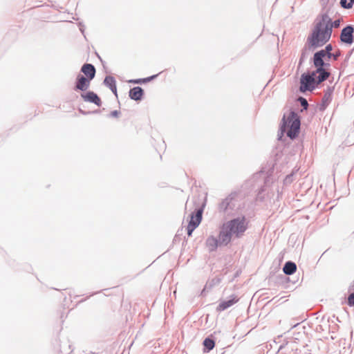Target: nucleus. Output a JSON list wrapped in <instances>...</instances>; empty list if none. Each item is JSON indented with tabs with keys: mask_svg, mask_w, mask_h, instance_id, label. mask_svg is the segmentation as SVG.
Returning a JSON list of instances; mask_svg holds the SVG:
<instances>
[{
	"mask_svg": "<svg viewBox=\"0 0 354 354\" xmlns=\"http://www.w3.org/2000/svg\"><path fill=\"white\" fill-rule=\"evenodd\" d=\"M218 244L221 245L220 243L219 239L217 240L214 236H209V238H207V239L206 241V245L208 248L209 251L215 250L217 248Z\"/></svg>",
	"mask_w": 354,
	"mask_h": 354,
	"instance_id": "13",
	"label": "nucleus"
},
{
	"mask_svg": "<svg viewBox=\"0 0 354 354\" xmlns=\"http://www.w3.org/2000/svg\"><path fill=\"white\" fill-rule=\"evenodd\" d=\"M325 44H321L320 43H314L313 39H312V32L309 34L307 38V41L301 49V56L299 60L298 67L299 68L303 63L308 59L310 52L314 50L322 47Z\"/></svg>",
	"mask_w": 354,
	"mask_h": 354,
	"instance_id": "5",
	"label": "nucleus"
},
{
	"mask_svg": "<svg viewBox=\"0 0 354 354\" xmlns=\"http://www.w3.org/2000/svg\"><path fill=\"white\" fill-rule=\"evenodd\" d=\"M339 4L344 9L348 10L353 8V6H351V3L348 0H340Z\"/></svg>",
	"mask_w": 354,
	"mask_h": 354,
	"instance_id": "20",
	"label": "nucleus"
},
{
	"mask_svg": "<svg viewBox=\"0 0 354 354\" xmlns=\"http://www.w3.org/2000/svg\"><path fill=\"white\" fill-rule=\"evenodd\" d=\"M204 346L207 349L208 351L212 350L215 346L214 340L206 338L203 342Z\"/></svg>",
	"mask_w": 354,
	"mask_h": 354,
	"instance_id": "19",
	"label": "nucleus"
},
{
	"mask_svg": "<svg viewBox=\"0 0 354 354\" xmlns=\"http://www.w3.org/2000/svg\"><path fill=\"white\" fill-rule=\"evenodd\" d=\"M300 120L297 113L293 111L288 115H284L281 126V133L286 131L287 136L290 138H295L299 133Z\"/></svg>",
	"mask_w": 354,
	"mask_h": 354,
	"instance_id": "4",
	"label": "nucleus"
},
{
	"mask_svg": "<svg viewBox=\"0 0 354 354\" xmlns=\"http://www.w3.org/2000/svg\"><path fill=\"white\" fill-rule=\"evenodd\" d=\"M312 62L315 69L301 74L299 88H317L332 75L330 61L326 57L313 55Z\"/></svg>",
	"mask_w": 354,
	"mask_h": 354,
	"instance_id": "1",
	"label": "nucleus"
},
{
	"mask_svg": "<svg viewBox=\"0 0 354 354\" xmlns=\"http://www.w3.org/2000/svg\"><path fill=\"white\" fill-rule=\"evenodd\" d=\"M326 88H328V89H330V88H334V87H333H333H331V86H328Z\"/></svg>",
	"mask_w": 354,
	"mask_h": 354,
	"instance_id": "27",
	"label": "nucleus"
},
{
	"mask_svg": "<svg viewBox=\"0 0 354 354\" xmlns=\"http://www.w3.org/2000/svg\"><path fill=\"white\" fill-rule=\"evenodd\" d=\"M81 73L88 78L93 80L95 77L96 70L93 64H84L80 70Z\"/></svg>",
	"mask_w": 354,
	"mask_h": 354,
	"instance_id": "9",
	"label": "nucleus"
},
{
	"mask_svg": "<svg viewBox=\"0 0 354 354\" xmlns=\"http://www.w3.org/2000/svg\"><path fill=\"white\" fill-rule=\"evenodd\" d=\"M143 90H130L129 96L131 99L138 100H140L143 95Z\"/></svg>",
	"mask_w": 354,
	"mask_h": 354,
	"instance_id": "18",
	"label": "nucleus"
},
{
	"mask_svg": "<svg viewBox=\"0 0 354 354\" xmlns=\"http://www.w3.org/2000/svg\"><path fill=\"white\" fill-rule=\"evenodd\" d=\"M92 80L82 73L77 76L74 88H88Z\"/></svg>",
	"mask_w": 354,
	"mask_h": 354,
	"instance_id": "8",
	"label": "nucleus"
},
{
	"mask_svg": "<svg viewBox=\"0 0 354 354\" xmlns=\"http://www.w3.org/2000/svg\"><path fill=\"white\" fill-rule=\"evenodd\" d=\"M342 56V50L337 48L326 56L328 61H337Z\"/></svg>",
	"mask_w": 354,
	"mask_h": 354,
	"instance_id": "14",
	"label": "nucleus"
},
{
	"mask_svg": "<svg viewBox=\"0 0 354 354\" xmlns=\"http://www.w3.org/2000/svg\"><path fill=\"white\" fill-rule=\"evenodd\" d=\"M348 304L350 306H354V292L351 294L348 297Z\"/></svg>",
	"mask_w": 354,
	"mask_h": 354,
	"instance_id": "22",
	"label": "nucleus"
},
{
	"mask_svg": "<svg viewBox=\"0 0 354 354\" xmlns=\"http://www.w3.org/2000/svg\"><path fill=\"white\" fill-rule=\"evenodd\" d=\"M296 264L292 262H287L283 268L284 273L286 274H292L296 271Z\"/></svg>",
	"mask_w": 354,
	"mask_h": 354,
	"instance_id": "17",
	"label": "nucleus"
},
{
	"mask_svg": "<svg viewBox=\"0 0 354 354\" xmlns=\"http://www.w3.org/2000/svg\"><path fill=\"white\" fill-rule=\"evenodd\" d=\"M298 100L301 102V104L304 107V109H306L308 107L307 100L301 97H299Z\"/></svg>",
	"mask_w": 354,
	"mask_h": 354,
	"instance_id": "21",
	"label": "nucleus"
},
{
	"mask_svg": "<svg viewBox=\"0 0 354 354\" xmlns=\"http://www.w3.org/2000/svg\"><path fill=\"white\" fill-rule=\"evenodd\" d=\"M334 50L333 46L331 44H328L325 46V48L323 49H321L314 53L315 55H319L321 54V56L326 57L327 55H328L330 52H332Z\"/></svg>",
	"mask_w": 354,
	"mask_h": 354,
	"instance_id": "16",
	"label": "nucleus"
},
{
	"mask_svg": "<svg viewBox=\"0 0 354 354\" xmlns=\"http://www.w3.org/2000/svg\"><path fill=\"white\" fill-rule=\"evenodd\" d=\"M239 299L236 296H233L232 299L228 301H224L219 304V305L216 308V310L218 312H221L232 306L234 304L237 303Z\"/></svg>",
	"mask_w": 354,
	"mask_h": 354,
	"instance_id": "11",
	"label": "nucleus"
},
{
	"mask_svg": "<svg viewBox=\"0 0 354 354\" xmlns=\"http://www.w3.org/2000/svg\"><path fill=\"white\" fill-rule=\"evenodd\" d=\"M248 228V223L244 216L227 221L221 226L219 232L221 244L227 245L232 239V234L240 237Z\"/></svg>",
	"mask_w": 354,
	"mask_h": 354,
	"instance_id": "3",
	"label": "nucleus"
},
{
	"mask_svg": "<svg viewBox=\"0 0 354 354\" xmlns=\"http://www.w3.org/2000/svg\"><path fill=\"white\" fill-rule=\"evenodd\" d=\"M103 84L109 88H117L115 79L113 76H106L103 81Z\"/></svg>",
	"mask_w": 354,
	"mask_h": 354,
	"instance_id": "15",
	"label": "nucleus"
},
{
	"mask_svg": "<svg viewBox=\"0 0 354 354\" xmlns=\"http://www.w3.org/2000/svg\"><path fill=\"white\" fill-rule=\"evenodd\" d=\"M82 97L86 102H93L97 106H100L101 100L100 97L93 92L88 91L82 93Z\"/></svg>",
	"mask_w": 354,
	"mask_h": 354,
	"instance_id": "10",
	"label": "nucleus"
},
{
	"mask_svg": "<svg viewBox=\"0 0 354 354\" xmlns=\"http://www.w3.org/2000/svg\"><path fill=\"white\" fill-rule=\"evenodd\" d=\"M340 41L347 46H351L354 43V26L348 24L344 26L340 32Z\"/></svg>",
	"mask_w": 354,
	"mask_h": 354,
	"instance_id": "6",
	"label": "nucleus"
},
{
	"mask_svg": "<svg viewBox=\"0 0 354 354\" xmlns=\"http://www.w3.org/2000/svg\"><path fill=\"white\" fill-rule=\"evenodd\" d=\"M317 22L312 30V38L314 43L326 44L331 38L333 29L340 26L342 19H337L334 21L328 16V13H324L317 17Z\"/></svg>",
	"mask_w": 354,
	"mask_h": 354,
	"instance_id": "2",
	"label": "nucleus"
},
{
	"mask_svg": "<svg viewBox=\"0 0 354 354\" xmlns=\"http://www.w3.org/2000/svg\"><path fill=\"white\" fill-rule=\"evenodd\" d=\"M132 88H136V89H138V88H142L140 86H134Z\"/></svg>",
	"mask_w": 354,
	"mask_h": 354,
	"instance_id": "26",
	"label": "nucleus"
},
{
	"mask_svg": "<svg viewBox=\"0 0 354 354\" xmlns=\"http://www.w3.org/2000/svg\"><path fill=\"white\" fill-rule=\"evenodd\" d=\"M348 1L351 3V6H353V5H354V0H348Z\"/></svg>",
	"mask_w": 354,
	"mask_h": 354,
	"instance_id": "25",
	"label": "nucleus"
},
{
	"mask_svg": "<svg viewBox=\"0 0 354 354\" xmlns=\"http://www.w3.org/2000/svg\"><path fill=\"white\" fill-rule=\"evenodd\" d=\"M112 91L114 92V93H115V95H117V94H116V91H117V90H116V89H114V90H112Z\"/></svg>",
	"mask_w": 354,
	"mask_h": 354,
	"instance_id": "28",
	"label": "nucleus"
},
{
	"mask_svg": "<svg viewBox=\"0 0 354 354\" xmlns=\"http://www.w3.org/2000/svg\"><path fill=\"white\" fill-rule=\"evenodd\" d=\"M203 209H198L195 214H192L190 216V221L187 227V234L190 236L193 232V231L199 225L202 221V215H203Z\"/></svg>",
	"mask_w": 354,
	"mask_h": 354,
	"instance_id": "7",
	"label": "nucleus"
},
{
	"mask_svg": "<svg viewBox=\"0 0 354 354\" xmlns=\"http://www.w3.org/2000/svg\"><path fill=\"white\" fill-rule=\"evenodd\" d=\"M80 30L82 32V33L84 34V26H82L81 24H80Z\"/></svg>",
	"mask_w": 354,
	"mask_h": 354,
	"instance_id": "24",
	"label": "nucleus"
},
{
	"mask_svg": "<svg viewBox=\"0 0 354 354\" xmlns=\"http://www.w3.org/2000/svg\"><path fill=\"white\" fill-rule=\"evenodd\" d=\"M159 74L153 75L144 78H138V79H131L127 81L129 84H142L148 83L154 79H156Z\"/></svg>",
	"mask_w": 354,
	"mask_h": 354,
	"instance_id": "12",
	"label": "nucleus"
},
{
	"mask_svg": "<svg viewBox=\"0 0 354 354\" xmlns=\"http://www.w3.org/2000/svg\"><path fill=\"white\" fill-rule=\"evenodd\" d=\"M331 93L330 92H327L324 97V102H326L330 100Z\"/></svg>",
	"mask_w": 354,
	"mask_h": 354,
	"instance_id": "23",
	"label": "nucleus"
}]
</instances>
